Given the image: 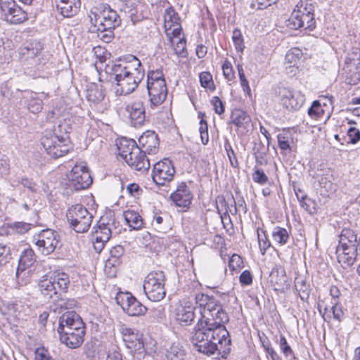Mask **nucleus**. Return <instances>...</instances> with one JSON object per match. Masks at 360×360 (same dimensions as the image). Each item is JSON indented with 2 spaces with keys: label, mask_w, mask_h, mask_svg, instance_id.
Here are the masks:
<instances>
[{
  "label": "nucleus",
  "mask_w": 360,
  "mask_h": 360,
  "mask_svg": "<svg viewBox=\"0 0 360 360\" xmlns=\"http://www.w3.org/2000/svg\"><path fill=\"white\" fill-rule=\"evenodd\" d=\"M270 281L276 291H283L289 286L284 269H274L270 274Z\"/></svg>",
  "instance_id": "nucleus-25"
},
{
  "label": "nucleus",
  "mask_w": 360,
  "mask_h": 360,
  "mask_svg": "<svg viewBox=\"0 0 360 360\" xmlns=\"http://www.w3.org/2000/svg\"><path fill=\"white\" fill-rule=\"evenodd\" d=\"M172 200L179 207H188L193 195L185 183L179 184L176 190L170 195Z\"/></svg>",
  "instance_id": "nucleus-22"
},
{
  "label": "nucleus",
  "mask_w": 360,
  "mask_h": 360,
  "mask_svg": "<svg viewBox=\"0 0 360 360\" xmlns=\"http://www.w3.org/2000/svg\"><path fill=\"white\" fill-rule=\"evenodd\" d=\"M296 196L300 201L301 206L309 213L313 214L316 212V202L314 200L307 198L306 195H300L298 192H296Z\"/></svg>",
  "instance_id": "nucleus-37"
},
{
  "label": "nucleus",
  "mask_w": 360,
  "mask_h": 360,
  "mask_svg": "<svg viewBox=\"0 0 360 360\" xmlns=\"http://www.w3.org/2000/svg\"><path fill=\"white\" fill-rule=\"evenodd\" d=\"M159 80H165L162 71L159 70L149 71L147 75V82H155Z\"/></svg>",
  "instance_id": "nucleus-54"
},
{
  "label": "nucleus",
  "mask_w": 360,
  "mask_h": 360,
  "mask_svg": "<svg viewBox=\"0 0 360 360\" xmlns=\"http://www.w3.org/2000/svg\"><path fill=\"white\" fill-rule=\"evenodd\" d=\"M252 178L255 182L260 185H264L269 181L268 176L265 174L262 169L259 168H257L254 170V172L252 174Z\"/></svg>",
  "instance_id": "nucleus-48"
},
{
  "label": "nucleus",
  "mask_w": 360,
  "mask_h": 360,
  "mask_svg": "<svg viewBox=\"0 0 360 360\" xmlns=\"http://www.w3.org/2000/svg\"><path fill=\"white\" fill-rule=\"evenodd\" d=\"M36 262L34 252L31 248L25 250L20 257L19 264L17 269L16 275L18 277L20 274L23 272L27 268L32 266Z\"/></svg>",
  "instance_id": "nucleus-28"
},
{
  "label": "nucleus",
  "mask_w": 360,
  "mask_h": 360,
  "mask_svg": "<svg viewBox=\"0 0 360 360\" xmlns=\"http://www.w3.org/2000/svg\"><path fill=\"white\" fill-rule=\"evenodd\" d=\"M117 146L118 155L131 168L139 172H145L150 168L149 160L134 140L122 138Z\"/></svg>",
  "instance_id": "nucleus-3"
},
{
  "label": "nucleus",
  "mask_w": 360,
  "mask_h": 360,
  "mask_svg": "<svg viewBox=\"0 0 360 360\" xmlns=\"http://www.w3.org/2000/svg\"><path fill=\"white\" fill-rule=\"evenodd\" d=\"M242 264L243 261L241 257L235 254L230 258L229 266L230 269L235 270L237 268H240Z\"/></svg>",
  "instance_id": "nucleus-62"
},
{
  "label": "nucleus",
  "mask_w": 360,
  "mask_h": 360,
  "mask_svg": "<svg viewBox=\"0 0 360 360\" xmlns=\"http://www.w3.org/2000/svg\"><path fill=\"white\" fill-rule=\"evenodd\" d=\"M7 21L13 24H19L27 18V13L18 6H15L10 11L4 13Z\"/></svg>",
  "instance_id": "nucleus-30"
},
{
  "label": "nucleus",
  "mask_w": 360,
  "mask_h": 360,
  "mask_svg": "<svg viewBox=\"0 0 360 360\" xmlns=\"http://www.w3.org/2000/svg\"><path fill=\"white\" fill-rule=\"evenodd\" d=\"M33 243L41 254L49 255L56 248L59 236L52 229H44L33 236Z\"/></svg>",
  "instance_id": "nucleus-10"
},
{
  "label": "nucleus",
  "mask_w": 360,
  "mask_h": 360,
  "mask_svg": "<svg viewBox=\"0 0 360 360\" xmlns=\"http://www.w3.org/2000/svg\"><path fill=\"white\" fill-rule=\"evenodd\" d=\"M278 146L281 150L290 149L289 137L285 134H279L278 135Z\"/></svg>",
  "instance_id": "nucleus-61"
},
{
  "label": "nucleus",
  "mask_w": 360,
  "mask_h": 360,
  "mask_svg": "<svg viewBox=\"0 0 360 360\" xmlns=\"http://www.w3.org/2000/svg\"><path fill=\"white\" fill-rule=\"evenodd\" d=\"M225 150L226 151L227 155L229 157V159L230 160L231 165L236 167L238 165V160L236 158V155L235 154L234 150H233L231 144L229 143H226L224 145Z\"/></svg>",
  "instance_id": "nucleus-53"
},
{
  "label": "nucleus",
  "mask_w": 360,
  "mask_h": 360,
  "mask_svg": "<svg viewBox=\"0 0 360 360\" xmlns=\"http://www.w3.org/2000/svg\"><path fill=\"white\" fill-rule=\"evenodd\" d=\"M67 124L65 122L60 123L54 127L53 131H46L41 137V145L47 154L53 158H58L67 154L70 146L67 144L68 141L64 136L67 134Z\"/></svg>",
  "instance_id": "nucleus-4"
},
{
  "label": "nucleus",
  "mask_w": 360,
  "mask_h": 360,
  "mask_svg": "<svg viewBox=\"0 0 360 360\" xmlns=\"http://www.w3.org/2000/svg\"><path fill=\"white\" fill-rule=\"evenodd\" d=\"M179 39L174 46V53L181 57L187 56L186 40L184 38L178 37Z\"/></svg>",
  "instance_id": "nucleus-49"
},
{
  "label": "nucleus",
  "mask_w": 360,
  "mask_h": 360,
  "mask_svg": "<svg viewBox=\"0 0 360 360\" xmlns=\"http://www.w3.org/2000/svg\"><path fill=\"white\" fill-rule=\"evenodd\" d=\"M223 75L228 81H232L235 78L231 63L226 60L222 65Z\"/></svg>",
  "instance_id": "nucleus-51"
},
{
  "label": "nucleus",
  "mask_w": 360,
  "mask_h": 360,
  "mask_svg": "<svg viewBox=\"0 0 360 360\" xmlns=\"http://www.w3.org/2000/svg\"><path fill=\"white\" fill-rule=\"evenodd\" d=\"M302 56V51L298 48H292L290 49L285 55V60L287 63L293 64V66L296 64L301 56Z\"/></svg>",
  "instance_id": "nucleus-43"
},
{
  "label": "nucleus",
  "mask_w": 360,
  "mask_h": 360,
  "mask_svg": "<svg viewBox=\"0 0 360 360\" xmlns=\"http://www.w3.org/2000/svg\"><path fill=\"white\" fill-rule=\"evenodd\" d=\"M200 84L202 87L214 91L215 86L212 79V75L209 72H202L199 75Z\"/></svg>",
  "instance_id": "nucleus-39"
},
{
  "label": "nucleus",
  "mask_w": 360,
  "mask_h": 360,
  "mask_svg": "<svg viewBox=\"0 0 360 360\" xmlns=\"http://www.w3.org/2000/svg\"><path fill=\"white\" fill-rule=\"evenodd\" d=\"M41 50V46L39 44H36L34 46L33 44H30L21 49L20 53L26 56L27 58H34L39 53Z\"/></svg>",
  "instance_id": "nucleus-40"
},
{
  "label": "nucleus",
  "mask_w": 360,
  "mask_h": 360,
  "mask_svg": "<svg viewBox=\"0 0 360 360\" xmlns=\"http://www.w3.org/2000/svg\"><path fill=\"white\" fill-rule=\"evenodd\" d=\"M95 236L98 237L99 240L108 241L111 237V230L108 224H102L98 226L95 231Z\"/></svg>",
  "instance_id": "nucleus-42"
},
{
  "label": "nucleus",
  "mask_w": 360,
  "mask_h": 360,
  "mask_svg": "<svg viewBox=\"0 0 360 360\" xmlns=\"http://www.w3.org/2000/svg\"><path fill=\"white\" fill-rule=\"evenodd\" d=\"M212 103L216 113L221 115L224 112V104L219 97H213L212 99Z\"/></svg>",
  "instance_id": "nucleus-60"
},
{
  "label": "nucleus",
  "mask_w": 360,
  "mask_h": 360,
  "mask_svg": "<svg viewBox=\"0 0 360 360\" xmlns=\"http://www.w3.org/2000/svg\"><path fill=\"white\" fill-rule=\"evenodd\" d=\"M105 72L113 76L121 94L124 95L133 92L144 77L141 61L134 56H130L127 61L107 65Z\"/></svg>",
  "instance_id": "nucleus-2"
},
{
  "label": "nucleus",
  "mask_w": 360,
  "mask_h": 360,
  "mask_svg": "<svg viewBox=\"0 0 360 360\" xmlns=\"http://www.w3.org/2000/svg\"><path fill=\"white\" fill-rule=\"evenodd\" d=\"M115 29L106 30L105 31L98 30V37L100 39L105 43H109L114 38L113 30Z\"/></svg>",
  "instance_id": "nucleus-59"
},
{
  "label": "nucleus",
  "mask_w": 360,
  "mask_h": 360,
  "mask_svg": "<svg viewBox=\"0 0 360 360\" xmlns=\"http://www.w3.org/2000/svg\"><path fill=\"white\" fill-rule=\"evenodd\" d=\"M197 304L193 306L189 302H184L181 304L180 308L178 309L176 315H199L197 310H195Z\"/></svg>",
  "instance_id": "nucleus-41"
},
{
  "label": "nucleus",
  "mask_w": 360,
  "mask_h": 360,
  "mask_svg": "<svg viewBox=\"0 0 360 360\" xmlns=\"http://www.w3.org/2000/svg\"><path fill=\"white\" fill-rule=\"evenodd\" d=\"M281 101L287 109L297 110L303 105L304 96L300 91L284 89L281 92Z\"/></svg>",
  "instance_id": "nucleus-19"
},
{
  "label": "nucleus",
  "mask_w": 360,
  "mask_h": 360,
  "mask_svg": "<svg viewBox=\"0 0 360 360\" xmlns=\"http://www.w3.org/2000/svg\"><path fill=\"white\" fill-rule=\"evenodd\" d=\"M344 69L354 80H360V51L356 50L345 60Z\"/></svg>",
  "instance_id": "nucleus-24"
},
{
  "label": "nucleus",
  "mask_w": 360,
  "mask_h": 360,
  "mask_svg": "<svg viewBox=\"0 0 360 360\" xmlns=\"http://www.w3.org/2000/svg\"><path fill=\"white\" fill-rule=\"evenodd\" d=\"M103 89L97 85H91L86 91V98L89 102L98 103L104 99Z\"/></svg>",
  "instance_id": "nucleus-33"
},
{
  "label": "nucleus",
  "mask_w": 360,
  "mask_h": 360,
  "mask_svg": "<svg viewBox=\"0 0 360 360\" xmlns=\"http://www.w3.org/2000/svg\"><path fill=\"white\" fill-rule=\"evenodd\" d=\"M10 248L5 245L0 244V268L6 264L11 259Z\"/></svg>",
  "instance_id": "nucleus-50"
},
{
  "label": "nucleus",
  "mask_w": 360,
  "mask_h": 360,
  "mask_svg": "<svg viewBox=\"0 0 360 360\" xmlns=\"http://www.w3.org/2000/svg\"><path fill=\"white\" fill-rule=\"evenodd\" d=\"M90 21L97 30L115 29L120 26L121 18L109 6L93 8L89 13Z\"/></svg>",
  "instance_id": "nucleus-6"
},
{
  "label": "nucleus",
  "mask_w": 360,
  "mask_h": 360,
  "mask_svg": "<svg viewBox=\"0 0 360 360\" xmlns=\"http://www.w3.org/2000/svg\"><path fill=\"white\" fill-rule=\"evenodd\" d=\"M129 112L131 124L136 127L143 124L145 122V108L141 101H134L126 108Z\"/></svg>",
  "instance_id": "nucleus-21"
},
{
  "label": "nucleus",
  "mask_w": 360,
  "mask_h": 360,
  "mask_svg": "<svg viewBox=\"0 0 360 360\" xmlns=\"http://www.w3.org/2000/svg\"><path fill=\"white\" fill-rule=\"evenodd\" d=\"M220 316H201L195 326L192 342L196 349L204 354L210 356L217 351L229 346L231 340L229 332L221 323Z\"/></svg>",
  "instance_id": "nucleus-1"
},
{
  "label": "nucleus",
  "mask_w": 360,
  "mask_h": 360,
  "mask_svg": "<svg viewBox=\"0 0 360 360\" xmlns=\"http://www.w3.org/2000/svg\"><path fill=\"white\" fill-rule=\"evenodd\" d=\"M239 279H240V282L243 285H250L252 282V275H251L250 272L247 270L242 272V274L240 276Z\"/></svg>",
  "instance_id": "nucleus-64"
},
{
  "label": "nucleus",
  "mask_w": 360,
  "mask_h": 360,
  "mask_svg": "<svg viewBox=\"0 0 360 360\" xmlns=\"http://www.w3.org/2000/svg\"><path fill=\"white\" fill-rule=\"evenodd\" d=\"M80 5V0H60L57 8L64 17L70 18L78 12Z\"/></svg>",
  "instance_id": "nucleus-26"
},
{
  "label": "nucleus",
  "mask_w": 360,
  "mask_h": 360,
  "mask_svg": "<svg viewBox=\"0 0 360 360\" xmlns=\"http://www.w3.org/2000/svg\"><path fill=\"white\" fill-rule=\"evenodd\" d=\"M166 82L165 80H159L155 82H147V90H148V94L152 93L153 91H155L156 90H158L159 89H161L164 86H166Z\"/></svg>",
  "instance_id": "nucleus-57"
},
{
  "label": "nucleus",
  "mask_w": 360,
  "mask_h": 360,
  "mask_svg": "<svg viewBox=\"0 0 360 360\" xmlns=\"http://www.w3.org/2000/svg\"><path fill=\"white\" fill-rule=\"evenodd\" d=\"M195 310L199 315H219L223 311L221 304L213 297L207 295L199 293L195 296Z\"/></svg>",
  "instance_id": "nucleus-15"
},
{
  "label": "nucleus",
  "mask_w": 360,
  "mask_h": 360,
  "mask_svg": "<svg viewBox=\"0 0 360 360\" xmlns=\"http://www.w3.org/2000/svg\"><path fill=\"white\" fill-rule=\"evenodd\" d=\"M295 287L298 292L300 299L302 301L307 302L309 298L311 289L309 285H307L305 280L302 277L295 278Z\"/></svg>",
  "instance_id": "nucleus-32"
},
{
  "label": "nucleus",
  "mask_w": 360,
  "mask_h": 360,
  "mask_svg": "<svg viewBox=\"0 0 360 360\" xmlns=\"http://www.w3.org/2000/svg\"><path fill=\"white\" fill-rule=\"evenodd\" d=\"M174 174L172 161L165 158L154 165L152 178L156 184L163 186L173 179Z\"/></svg>",
  "instance_id": "nucleus-14"
},
{
  "label": "nucleus",
  "mask_w": 360,
  "mask_h": 360,
  "mask_svg": "<svg viewBox=\"0 0 360 360\" xmlns=\"http://www.w3.org/2000/svg\"><path fill=\"white\" fill-rule=\"evenodd\" d=\"M164 18L167 35L169 37L170 43L174 45V41L172 36L179 37L181 32L180 18L178 13L172 7H169L165 10Z\"/></svg>",
  "instance_id": "nucleus-17"
},
{
  "label": "nucleus",
  "mask_w": 360,
  "mask_h": 360,
  "mask_svg": "<svg viewBox=\"0 0 360 360\" xmlns=\"http://www.w3.org/2000/svg\"><path fill=\"white\" fill-rule=\"evenodd\" d=\"M186 354L184 346L179 340L172 342L166 349V356L169 360H184Z\"/></svg>",
  "instance_id": "nucleus-27"
},
{
  "label": "nucleus",
  "mask_w": 360,
  "mask_h": 360,
  "mask_svg": "<svg viewBox=\"0 0 360 360\" xmlns=\"http://www.w3.org/2000/svg\"><path fill=\"white\" fill-rule=\"evenodd\" d=\"M150 97V105L158 106L162 104L166 99L167 96V86H164L158 90L153 91L148 94Z\"/></svg>",
  "instance_id": "nucleus-34"
},
{
  "label": "nucleus",
  "mask_w": 360,
  "mask_h": 360,
  "mask_svg": "<svg viewBox=\"0 0 360 360\" xmlns=\"http://www.w3.org/2000/svg\"><path fill=\"white\" fill-rule=\"evenodd\" d=\"M277 1L278 0H254L252 5L254 7L257 6V9L262 10L276 4Z\"/></svg>",
  "instance_id": "nucleus-56"
},
{
  "label": "nucleus",
  "mask_w": 360,
  "mask_h": 360,
  "mask_svg": "<svg viewBox=\"0 0 360 360\" xmlns=\"http://www.w3.org/2000/svg\"><path fill=\"white\" fill-rule=\"evenodd\" d=\"M27 108L31 112L34 114L38 113L43 108L42 100L39 98L31 97L27 101Z\"/></svg>",
  "instance_id": "nucleus-45"
},
{
  "label": "nucleus",
  "mask_w": 360,
  "mask_h": 360,
  "mask_svg": "<svg viewBox=\"0 0 360 360\" xmlns=\"http://www.w3.org/2000/svg\"><path fill=\"white\" fill-rule=\"evenodd\" d=\"M66 217L70 228L81 233L88 231L93 220V215L81 204L69 207Z\"/></svg>",
  "instance_id": "nucleus-7"
},
{
  "label": "nucleus",
  "mask_w": 360,
  "mask_h": 360,
  "mask_svg": "<svg viewBox=\"0 0 360 360\" xmlns=\"http://www.w3.org/2000/svg\"><path fill=\"white\" fill-rule=\"evenodd\" d=\"M69 187L79 191L88 188L92 183V179L86 165H75L68 175Z\"/></svg>",
  "instance_id": "nucleus-12"
},
{
  "label": "nucleus",
  "mask_w": 360,
  "mask_h": 360,
  "mask_svg": "<svg viewBox=\"0 0 360 360\" xmlns=\"http://www.w3.org/2000/svg\"><path fill=\"white\" fill-rule=\"evenodd\" d=\"M64 328H68L72 330L75 329L76 330H85L84 323L82 319V316H67L64 319Z\"/></svg>",
  "instance_id": "nucleus-35"
},
{
  "label": "nucleus",
  "mask_w": 360,
  "mask_h": 360,
  "mask_svg": "<svg viewBox=\"0 0 360 360\" xmlns=\"http://www.w3.org/2000/svg\"><path fill=\"white\" fill-rule=\"evenodd\" d=\"M347 136L349 143L355 144L360 140V131L355 127H351L347 130Z\"/></svg>",
  "instance_id": "nucleus-52"
},
{
  "label": "nucleus",
  "mask_w": 360,
  "mask_h": 360,
  "mask_svg": "<svg viewBox=\"0 0 360 360\" xmlns=\"http://www.w3.org/2000/svg\"><path fill=\"white\" fill-rule=\"evenodd\" d=\"M231 122L238 128L248 129L251 126L250 116L240 109H234L232 111Z\"/></svg>",
  "instance_id": "nucleus-29"
},
{
  "label": "nucleus",
  "mask_w": 360,
  "mask_h": 360,
  "mask_svg": "<svg viewBox=\"0 0 360 360\" xmlns=\"http://www.w3.org/2000/svg\"><path fill=\"white\" fill-rule=\"evenodd\" d=\"M15 6L13 0H0V8L4 13L10 11Z\"/></svg>",
  "instance_id": "nucleus-63"
},
{
  "label": "nucleus",
  "mask_w": 360,
  "mask_h": 360,
  "mask_svg": "<svg viewBox=\"0 0 360 360\" xmlns=\"http://www.w3.org/2000/svg\"><path fill=\"white\" fill-rule=\"evenodd\" d=\"M138 146L145 153H156L159 146V139L153 131H146L139 139Z\"/></svg>",
  "instance_id": "nucleus-20"
},
{
  "label": "nucleus",
  "mask_w": 360,
  "mask_h": 360,
  "mask_svg": "<svg viewBox=\"0 0 360 360\" xmlns=\"http://www.w3.org/2000/svg\"><path fill=\"white\" fill-rule=\"evenodd\" d=\"M288 25L294 30L303 28L312 30L315 27V20L311 9L304 7L295 9L288 20Z\"/></svg>",
  "instance_id": "nucleus-11"
},
{
  "label": "nucleus",
  "mask_w": 360,
  "mask_h": 360,
  "mask_svg": "<svg viewBox=\"0 0 360 360\" xmlns=\"http://www.w3.org/2000/svg\"><path fill=\"white\" fill-rule=\"evenodd\" d=\"M123 217L129 226L133 229L137 230L142 227V219L138 212L128 210L124 212Z\"/></svg>",
  "instance_id": "nucleus-31"
},
{
  "label": "nucleus",
  "mask_w": 360,
  "mask_h": 360,
  "mask_svg": "<svg viewBox=\"0 0 360 360\" xmlns=\"http://www.w3.org/2000/svg\"><path fill=\"white\" fill-rule=\"evenodd\" d=\"M257 238L261 253L264 255L266 250L270 247L271 243L265 234V231L259 229H257Z\"/></svg>",
  "instance_id": "nucleus-44"
},
{
  "label": "nucleus",
  "mask_w": 360,
  "mask_h": 360,
  "mask_svg": "<svg viewBox=\"0 0 360 360\" xmlns=\"http://www.w3.org/2000/svg\"><path fill=\"white\" fill-rule=\"evenodd\" d=\"M358 244L356 234L352 229L342 230L335 253L338 262L343 268L353 265L357 256Z\"/></svg>",
  "instance_id": "nucleus-5"
},
{
  "label": "nucleus",
  "mask_w": 360,
  "mask_h": 360,
  "mask_svg": "<svg viewBox=\"0 0 360 360\" xmlns=\"http://www.w3.org/2000/svg\"><path fill=\"white\" fill-rule=\"evenodd\" d=\"M115 300L117 304L127 315H144L148 311L147 307L129 292H120L117 295Z\"/></svg>",
  "instance_id": "nucleus-13"
},
{
  "label": "nucleus",
  "mask_w": 360,
  "mask_h": 360,
  "mask_svg": "<svg viewBox=\"0 0 360 360\" xmlns=\"http://www.w3.org/2000/svg\"><path fill=\"white\" fill-rule=\"evenodd\" d=\"M84 352L87 357L94 358L97 353L96 345L93 342H88L84 345Z\"/></svg>",
  "instance_id": "nucleus-58"
},
{
  "label": "nucleus",
  "mask_w": 360,
  "mask_h": 360,
  "mask_svg": "<svg viewBox=\"0 0 360 360\" xmlns=\"http://www.w3.org/2000/svg\"><path fill=\"white\" fill-rule=\"evenodd\" d=\"M50 311L54 314L67 315L77 314V302L75 300H60L50 305Z\"/></svg>",
  "instance_id": "nucleus-23"
},
{
  "label": "nucleus",
  "mask_w": 360,
  "mask_h": 360,
  "mask_svg": "<svg viewBox=\"0 0 360 360\" xmlns=\"http://www.w3.org/2000/svg\"><path fill=\"white\" fill-rule=\"evenodd\" d=\"M232 39L236 50L242 52L245 49V45L243 35L240 30L235 29L233 31Z\"/></svg>",
  "instance_id": "nucleus-46"
},
{
  "label": "nucleus",
  "mask_w": 360,
  "mask_h": 360,
  "mask_svg": "<svg viewBox=\"0 0 360 360\" xmlns=\"http://www.w3.org/2000/svg\"><path fill=\"white\" fill-rule=\"evenodd\" d=\"M165 281V274L162 271H152L146 276L143 290L150 300L159 302L165 297L166 294Z\"/></svg>",
  "instance_id": "nucleus-8"
},
{
  "label": "nucleus",
  "mask_w": 360,
  "mask_h": 360,
  "mask_svg": "<svg viewBox=\"0 0 360 360\" xmlns=\"http://www.w3.org/2000/svg\"><path fill=\"white\" fill-rule=\"evenodd\" d=\"M272 238L275 242L281 245H283L289 239V234L285 229L276 226L273 230Z\"/></svg>",
  "instance_id": "nucleus-36"
},
{
  "label": "nucleus",
  "mask_w": 360,
  "mask_h": 360,
  "mask_svg": "<svg viewBox=\"0 0 360 360\" xmlns=\"http://www.w3.org/2000/svg\"><path fill=\"white\" fill-rule=\"evenodd\" d=\"M69 284L68 276L58 274L54 279L44 278L39 283V289L45 299L49 300L61 292H65Z\"/></svg>",
  "instance_id": "nucleus-9"
},
{
  "label": "nucleus",
  "mask_w": 360,
  "mask_h": 360,
  "mask_svg": "<svg viewBox=\"0 0 360 360\" xmlns=\"http://www.w3.org/2000/svg\"><path fill=\"white\" fill-rule=\"evenodd\" d=\"M35 360H53L48 350L44 347H39L35 350Z\"/></svg>",
  "instance_id": "nucleus-55"
},
{
  "label": "nucleus",
  "mask_w": 360,
  "mask_h": 360,
  "mask_svg": "<svg viewBox=\"0 0 360 360\" xmlns=\"http://www.w3.org/2000/svg\"><path fill=\"white\" fill-rule=\"evenodd\" d=\"M278 343L280 347L281 351L283 352L284 356L290 359H295V355L290 347V346L288 344L286 338L281 335L279 340L278 341Z\"/></svg>",
  "instance_id": "nucleus-38"
},
{
  "label": "nucleus",
  "mask_w": 360,
  "mask_h": 360,
  "mask_svg": "<svg viewBox=\"0 0 360 360\" xmlns=\"http://www.w3.org/2000/svg\"><path fill=\"white\" fill-rule=\"evenodd\" d=\"M58 332L61 342L70 348H77L84 341L85 330H79L74 333L70 329L64 328V316L60 319Z\"/></svg>",
  "instance_id": "nucleus-16"
},
{
  "label": "nucleus",
  "mask_w": 360,
  "mask_h": 360,
  "mask_svg": "<svg viewBox=\"0 0 360 360\" xmlns=\"http://www.w3.org/2000/svg\"><path fill=\"white\" fill-rule=\"evenodd\" d=\"M324 112L323 109L322 108L320 102L319 101H314L312 103L311 106L308 110L309 115L314 119H316L321 117Z\"/></svg>",
  "instance_id": "nucleus-47"
},
{
  "label": "nucleus",
  "mask_w": 360,
  "mask_h": 360,
  "mask_svg": "<svg viewBox=\"0 0 360 360\" xmlns=\"http://www.w3.org/2000/svg\"><path fill=\"white\" fill-rule=\"evenodd\" d=\"M120 331L128 348L134 350H139L143 348L142 334L138 330L122 325L120 326Z\"/></svg>",
  "instance_id": "nucleus-18"
}]
</instances>
